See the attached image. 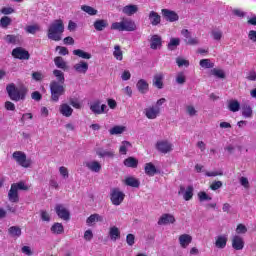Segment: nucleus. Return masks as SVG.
Listing matches in <instances>:
<instances>
[{
    "label": "nucleus",
    "instance_id": "obj_1",
    "mask_svg": "<svg viewBox=\"0 0 256 256\" xmlns=\"http://www.w3.org/2000/svg\"><path fill=\"white\" fill-rule=\"evenodd\" d=\"M65 32V24L63 20L56 19L52 21L47 29V37L51 41H61L63 39V33Z\"/></svg>",
    "mask_w": 256,
    "mask_h": 256
},
{
    "label": "nucleus",
    "instance_id": "obj_2",
    "mask_svg": "<svg viewBox=\"0 0 256 256\" xmlns=\"http://www.w3.org/2000/svg\"><path fill=\"white\" fill-rule=\"evenodd\" d=\"M6 91L12 101H24L28 92L25 86L17 87L14 83L8 84L6 86Z\"/></svg>",
    "mask_w": 256,
    "mask_h": 256
},
{
    "label": "nucleus",
    "instance_id": "obj_3",
    "mask_svg": "<svg viewBox=\"0 0 256 256\" xmlns=\"http://www.w3.org/2000/svg\"><path fill=\"white\" fill-rule=\"evenodd\" d=\"M50 93H51V100L54 103L59 101V97L65 95V84H61L57 82V80H53L50 82Z\"/></svg>",
    "mask_w": 256,
    "mask_h": 256
},
{
    "label": "nucleus",
    "instance_id": "obj_4",
    "mask_svg": "<svg viewBox=\"0 0 256 256\" xmlns=\"http://www.w3.org/2000/svg\"><path fill=\"white\" fill-rule=\"evenodd\" d=\"M111 29L114 31H137V24L129 19H124L121 22H114L111 25Z\"/></svg>",
    "mask_w": 256,
    "mask_h": 256
},
{
    "label": "nucleus",
    "instance_id": "obj_5",
    "mask_svg": "<svg viewBox=\"0 0 256 256\" xmlns=\"http://www.w3.org/2000/svg\"><path fill=\"white\" fill-rule=\"evenodd\" d=\"M12 159L16 161L17 165H20V167H23L24 169H29V167H31V159H27V154L23 151H15L12 154Z\"/></svg>",
    "mask_w": 256,
    "mask_h": 256
},
{
    "label": "nucleus",
    "instance_id": "obj_6",
    "mask_svg": "<svg viewBox=\"0 0 256 256\" xmlns=\"http://www.w3.org/2000/svg\"><path fill=\"white\" fill-rule=\"evenodd\" d=\"M110 201L116 207L125 201V193L119 188H112L110 191Z\"/></svg>",
    "mask_w": 256,
    "mask_h": 256
},
{
    "label": "nucleus",
    "instance_id": "obj_7",
    "mask_svg": "<svg viewBox=\"0 0 256 256\" xmlns=\"http://www.w3.org/2000/svg\"><path fill=\"white\" fill-rule=\"evenodd\" d=\"M90 111H92L94 115H103V113H107L109 109H107V105L101 104L100 100H95L90 103Z\"/></svg>",
    "mask_w": 256,
    "mask_h": 256
},
{
    "label": "nucleus",
    "instance_id": "obj_8",
    "mask_svg": "<svg viewBox=\"0 0 256 256\" xmlns=\"http://www.w3.org/2000/svg\"><path fill=\"white\" fill-rule=\"evenodd\" d=\"M55 212L59 219H62L63 221H69V219H71V212H69V209L63 204H56Z\"/></svg>",
    "mask_w": 256,
    "mask_h": 256
},
{
    "label": "nucleus",
    "instance_id": "obj_9",
    "mask_svg": "<svg viewBox=\"0 0 256 256\" xmlns=\"http://www.w3.org/2000/svg\"><path fill=\"white\" fill-rule=\"evenodd\" d=\"M155 147L157 151L164 154L171 153V151H173V144L169 142V140L157 141Z\"/></svg>",
    "mask_w": 256,
    "mask_h": 256
},
{
    "label": "nucleus",
    "instance_id": "obj_10",
    "mask_svg": "<svg viewBox=\"0 0 256 256\" xmlns=\"http://www.w3.org/2000/svg\"><path fill=\"white\" fill-rule=\"evenodd\" d=\"M194 191H195V189L191 185H189L187 187L180 186L179 191H178V195L183 197L184 201H191V199H193Z\"/></svg>",
    "mask_w": 256,
    "mask_h": 256
},
{
    "label": "nucleus",
    "instance_id": "obj_11",
    "mask_svg": "<svg viewBox=\"0 0 256 256\" xmlns=\"http://www.w3.org/2000/svg\"><path fill=\"white\" fill-rule=\"evenodd\" d=\"M143 113L147 119L154 120L161 115V108L149 106L144 109Z\"/></svg>",
    "mask_w": 256,
    "mask_h": 256
},
{
    "label": "nucleus",
    "instance_id": "obj_12",
    "mask_svg": "<svg viewBox=\"0 0 256 256\" xmlns=\"http://www.w3.org/2000/svg\"><path fill=\"white\" fill-rule=\"evenodd\" d=\"M73 69L75 73H78V75H86L87 71H89V63L85 60H81L74 64Z\"/></svg>",
    "mask_w": 256,
    "mask_h": 256
},
{
    "label": "nucleus",
    "instance_id": "obj_13",
    "mask_svg": "<svg viewBox=\"0 0 256 256\" xmlns=\"http://www.w3.org/2000/svg\"><path fill=\"white\" fill-rule=\"evenodd\" d=\"M227 241H229V237L226 234H221L215 237L214 245L217 249H225Z\"/></svg>",
    "mask_w": 256,
    "mask_h": 256
},
{
    "label": "nucleus",
    "instance_id": "obj_14",
    "mask_svg": "<svg viewBox=\"0 0 256 256\" xmlns=\"http://www.w3.org/2000/svg\"><path fill=\"white\" fill-rule=\"evenodd\" d=\"M178 242L182 249H187L189 245H191V243L193 242V236L189 234H181L178 237Z\"/></svg>",
    "mask_w": 256,
    "mask_h": 256
},
{
    "label": "nucleus",
    "instance_id": "obj_15",
    "mask_svg": "<svg viewBox=\"0 0 256 256\" xmlns=\"http://www.w3.org/2000/svg\"><path fill=\"white\" fill-rule=\"evenodd\" d=\"M84 166H86L89 171H92V173H100L102 169L101 163L97 160L86 161L84 162Z\"/></svg>",
    "mask_w": 256,
    "mask_h": 256
},
{
    "label": "nucleus",
    "instance_id": "obj_16",
    "mask_svg": "<svg viewBox=\"0 0 256 256\" xmlns=\"http://www.w3.org/2000/svg\"><path fill=\"white\" fill-rule=\"evenodd\" d=\"M175 216L173 214H162L158 220V225H173L175 223Z\"/></svg>",
    "mask_w": 256,
    "mask_h": 256
},
{
    "label": "nucleus",
    "instance_id": "obj_17",
    "mask_svg": "<svg viewBox=\"0 0 256 256\" xmlns=\"http://www.w3.org/2000/svg\"><path fill=\"white\" fill-rule=\"evenodd\" d=\"M12 56H14L15 59H21V60H27L30 57L29 52L21 47L15 48L12 51Z\"/></svg>",
    "mask_w": 256,
    "mask_h": 256
},
{
    "label": "nucleus",
    "instance_id": "obj_18",
    "mask_svg": "<svg viewBox=\"0 0 256 256\" xmlns=\"http://www.w3.org/2000/svg\"><path fill=\"white\" fill-rule=\"evenodd\" d=\"M232 247L235 249V251H242V249L245 247V241L243 240V237L239 235L233 236Z\"/></svg>",
    "mask_w": 256,
    "mask_h": 256
},
{
    "label": "nucleus",
    "instance_id": "obj_19",
    "mask_svg": "<svg viewBox=\"0 0 256 256\" xmlns=\"http://www.w3.org/2000/svg\"><path fill=\"white\" fill-rule=\"evenodd\" d=\"M122 183L127 187H134L136 189L141 185V181L134 176H126L125 179L122 180Z\"/></svg>",
    "mask_w": 256,
    "mask_h": 256
},
{
    "label": "nucleus",
    "instance_id": "obj_20",
    "mask_svg": "<svg viewBox=\"0 0 256 256\" xmlns=\"http://www.w3.org/2000/svg\"><path fill=\"white\" fill-rule=\"evenodd\" d=\"M96 154L98 155V157H100L101 159H113V157H115V150L113 149H103V148H99L96 151Z\"/></svg>",
    "mask_w": 256,
    "mask_h": 256
},
{
    "label": "nucleus",
    "instance_id": "obj_21",
    "mask_svg": "<svg viewBox=\"0 0 256 256\" xmlns=\"http://www.w3.org/2000/svg\"><path fill=\"white\" fill-rule=\"evenodd\" d=\"M95 223H103V216H101L98 213H94V214H91L86 219V225H88V227H93Z\"/></svg>",
    "mask_w": 256,
    "mask_h": 256
},
{
    "label": "nucleus",
    "instance_id": "obj_22",
    "mask_svg": "<svg viewBox=\"0 0 256 256\" xmlns=\"http://www.w3.org/2000/svg\"><path fill=\"white\" fill-rule=\"evenodd\" d=\"M108 235L112 241H119L121 239V230L117 226H111Z\"/></svg>",
    "mask_w": 256,
    "mask_h": 256
},
{
    "label": "nucleus",
    "instance_id": "obj_23",
    "mask_svg": "<svg viewBox=\"0 0 256 256\" xmlns=\"http://www.w3.org/2000/svg\"><path fill=\"white\" fill-rule=\"evenodd\" d=\"M227 108L231 113H237L241 111V102L237 99H231L228 101Z\"/></svg>",
    "mask_w": 256,
    "mask_h": 256
},
{
    "label": "nucleus",
    "instance_id": "obj_24",
    "mask_svg": "<svg viewBox=\"0 0 256 256\" xmlns=\"http://www.w3.org/2000/svg\"><path fill=\"white\" fill-rule=\"evenodd\" d=\"M8 199L11 203H19V191L15 188V186L11 185L8 192Z\"/></svg>",
    "mask_w": 256,
    "mask_h": 256
},
{
    "label": "nucleus",
    "instance_id": "obj_25",
    "mask_svg": "<svg viewBox=\"0 0 256 256\" xmlns=\"http://www.w3.org/2000/svg\"><path fill=\"white\" fill-rule=\"evenodd\" d=\"M163 79H165V74L159 72L154 75L153 86L157 87V89H163Z\"/></svg>",
    "mask_w": 256,
    "mask_h": 256
},
{
    "label": "nucleus",
    "instance_id": "obj_26",
    "mask_svg": "<svg viewBox=\"0 0 256 256\" xmlns=\"http://www.w3.org/2000/svg\"><path fill=\"white\" fill-rule=\"evenodd\" d=\"M59 111L63 117H71L73 115V108H71L67 103L61 104Z\"/></svg>",
    "mask_w": 256,
    "mask_h": 256
},
{
    "label": "nucleus",
    "instance_id": "obj_27",
    "mask_svg": "<svg viewBox=\"0 0 256 256\" xmlns=\"http://www.w3.org/2000/svg\"><path fill=\"white\" fill-rule=\"evenodd\" d=\"M136 87L139 93H142V95H145V93L149 91V83H147L145 79H140L137 82Z\"/></svg>",
    "mask_w": 256,
    "mask_h": 256
},
{
    "label": "nucleus",
    "instance_id": "obj_28",
    "mask_svg": "<svg viewBox=\"0 0 256 256\" xmlns=\"http://www.w3.org/2000/svg\"><path fill=\"white\" fill-rule=\"evenodd\" d=\"M50 231L53 235H63L65 228L62 223L56 222L51 226Z\"/></svg>",
    "mask_w": 256,
    "mask_h": 256
},
{
    "label": "nucleus",
    "instance_id": "obj_29",
    "mask_svg": "<svg viewBox=\"0 0 256 256\" xmlns=\"http://www.w3.org/2000/svg\"><path fill=\"white\" fill-rule=\"evenodd\" d=\"M162 40L161 36L159 35H153L150 39V47L151 49H161Z\"/></svg>",
    "mask_w": 256,
    "mask_h": 256
},
{
    "label": "nucleus",
    "instance_id": "obj_30",
    "mask_svg": "<svg viewBox=\"0 0 256 256\" xmlns=\"http://www.w3.org/2000/svg\"><path fill=\"white\" fill-rule=\"evenodd\" d=\"M162 14L167 19V21H177L179 19V16L174 11H170L168 9H163Z\"/></svg>",
    "mask_w": 256,
    "mask_h": 256
},
{
    "label": "nucleus",
    "instance_id": "obj_31",
    "mask_svg": "<svg viewBox=\"0 0 256 256\" xmlns=\"http://www.w3.org/2000/svg\"><path fill=\"white\" fill-rule=\"evenodd\" d=\"M144 171L148 177H155L157 173V168L153 165V163L148 162L144 166Z\"/></svg>",
    "mask_w": 256,
    "mask_h": 256
},
{
    "label": "nucleus",
    "instance_id": "obj_32",
    "mask_svg": "<svg viewBox=\"0 0 256 256\" xmlns=\"http://www.w3.org/2000/svg\"><path fill=\"white\" fill-rule=\"evenodd\" d=\"M242 117L245 119H251L253 117V108L249 104H243Z\"/></svg>",
    "mask_w": 256,
    "mask_h": 256
},
{
    "label": "nucleus",
    "instance_id": "obj_33",
    "mask_svg": "<svg viewBox=\"0 0 256 256\" xmlns=\"http://www.w3.org/2000/svg\"><path fill=\"white\" fill-rule=\"evenodd\" d=\"M127 131V127L123 125H116L109 129L110 135H123Z\"/></svg>",
    "mask_w": 256,
    "mask_h": 256
},
{
    "label": "nucleus",
    "instance_id": "obj_34",
    "mask_svg": "<svg viewBox=\"0 0 256 256\" xmlns=\"http://www.w3.org/2000/svg\"><path fill=\"white\" fill-rule=\"evenodd\" d=\"M148 19H149L151 25H153V26H157V25H159V23H161V16H159V14L155 11H151L149 13Z\"/></svg>",
    "mask_w": 256,
    "mask_h": 256
},
{
    "label": "nucleus",
    "instance_id": "obj_35",
    "mask_svg": "<svg viewBox=\"0 0 256 256\" xmlns=\"http://www.w3.org/2000/svg\"><path fill=\"white\" fill-rule=\"evenodd\" d=\"M123 164L125 165V167L137 169V165H139V160H137L135 157H128L124 160Z\"/></svg>",
    "mask_w": 256,
    "mask_h": 256
},
{
    "label": "nucleus",
    "instance_id": "obj_36",
    "mask_svg": "<svg viewBox=\"0 0 256 256\" xmlns=\"http://www.w3.org/2000/svg\"><path fill=\"white\" fill-rule=\"evenodd\" d=\"M122 11L125 15L131 16L135 15V13L139 11V7H137V5H127L123 8Z\"/></svg>",
    "mask_w": 256,
    "mask_h": 256
},
{
    "label": "nucleus",
    "instance_id": "obj_37",
    "mask_svg": "<svg viewBox=\"0 0 256 256\" xmlns=\"http://www.w3.org/2000/svg\"><path fill=\"white\" fill-rule=\"evenodd\" d=\"M8 233L10 237L19 238L21 237V227L19 226H11L8 229Z\"/></svg>",
    "mask_w": 256,
    "mask_h": 256
},
{
    "label": "nucleus",
    "instance_id": "obj_38",
    "mask_svg": "<svg viewBox=\"0 0 256 256\" xmlns=\"http://www.w3.org/2000/svg\"><path fill=\"white\" fill-rule=\"evenodd\" d=\"M179 45H181V39L171 38L167 47H168L169 51H175V49H177V47H179Z\"/></svg>",
    "mask_w": 256,
    "mask_h": 256
},
{
    "label": "nucleus",
    "instance_id": "obj_39",
    "mask_svg": "<svg viewBox=\"0 0 256 256\" xmlns=\"http://www.w3.org/2000/svg\"><path fill=\"white\" fill-rule=\"evenodd\" d=\"M73 55H76V57H80V59H91V53L85 52L82 49H76L73 50Z\"/></svg>",
    "mask_w": 256,
    "mask_h": 256
},
{
    "label": "nucleus",
    "instance_id": "obj_40",
    "mask_svg": "<svg viewBox=\"0 0 256 256\" xmlns=\"http://www.w3.org/2000/svg\"><path fill=\"white\" fill-rule=\"evenodd\" d=\"M113 56L117 61H123V50H121V46H114Z\"/></svg>",
    "mask_w": 256,
    "mask_h": 256
},
{
    "label": "nucleus",
    "instance_id": "obj_41",
    "mask_svg": "<svg viewBox=\"0 0 256 256\" xmlns=\"http://www.w3.org/2000/svg\"><path fill=\"white\" fill-rule=\"evenodd\" d=\"M54 63L56 65V67H58V69H63L65 71V69H67V62H65V60L63 59V57H56L54 59Z\"/></svg>",
    "mask_w": 256,
    "mask_h": 256
},
{
    "label": "nucleus",
    "instance_id": "obj_42",
    "mask_svg": "<svg viewBox=\"0 0 256 256\" xmlns=\"http://www.w3.org/2000/svg\"><path fill=\"white\" fill-rule=\"evenodd\" d=\"M53 75L57 80V83L65 84V74L61 70H54Z\"/></svg>",
    "mask_w": 256,
    "mask_h": 256
},
{
    "label": "nucleus",
    "instance_id": "obj_43",
    "mask_svg": "<svg viewBox=\"0 0 256 256\" xmlns=\"http://www.w3.org/2000/svg\"><path fill=\"white\" fill-rule=\"evenodd\" d=\"M108 25L109 23H107L105 20H97L94 22V29H96V31H103V29L108 27Z\"/></svg>",
    "mask_w": 256,
    "mask_h": 256
},
{
    "label": "nucleus",
    "instance_id": "obj_44",
    "mask_svg": "<svg viewBox=\"0 0 256 256\" xmlns=\"http://www.w3.org/2000/svg\"><path fill=\"white\" fill-rule=\"evenodd\" d=\"M131 147V143L129 141H122L119 147L120 155H127V150Z\"/></svg>",
    "mask_w": 256,
    "mask_h": 256
},
{
    "label": "nucleus",
    "instance_id": "obj_45",
    "mask_svg": "<svg viewBox=\"0 0 256 256\" xmlns=\"http://www.w3.org/2000/svg\"><path fill=\"white\" fill-rule=\"evenodd\" d=\"M175 79L178 85H185V82L187 81V76L185 75V72H178Z\"/></svg>",
    "mask_w": 256,
    "mask_h": 256
},
{
    "label": "nucleus",
    "instance_id": "obj_46",
    "mask_svg": "<svg viewBox=\"0 0 256 256\" xmlns=\"http://www.w3.org/2000/svg\"><path fill=\"white\" fill-rule=\"evenodd\" d=\"M26 33H30L31 35H35V33L41 31V27L37 24L29 25L25 27Z\"/></svg>",
    "mask_w": 256,
    "mask_h": 256
},
{
    "label": "nucleus",
    "instance_id": "obj_47",
    "mask_svg": "<svg viewBox=\"0 0 256 256\" xmlns=\"http://www.w3.org/2000/svg\"><path fill=\"white\" fill-rule=\"evenodd\" d=\"M200 67H202L203 69H213L215 67V64L209 59H202L200 60Z\"/></svg>",
    "mask_w": 256,
    "mask_h": 256
},
{
    "label": "nucleus",
    "instance_id": "obj_48",
    "mask_svg": "<svg viewBox=\"0 0 256 256\" xmlns=\"http://www.w3.org/2000/svg\"><path fill=\"white\" fill-rule=\"evenodd\" d=\"M198 199H199L200 203H203V201H211L213 199V197H211L205 191H200V192H198Z\"/></svg>",
    "mask_w": 256,
    "mask_h": 256
},
{
    "label": "nucleus",
    "instance_id": "obj_49",
    "mask_svg": "<svg viewBox=\"0 0 256 256\" xmlns=\"http://www.w3.org/2000/svg\"><path fill=\"white\" fill-rule=\"evenodd\" d=\"M211 73L214 77H218V79H225V72L221 69L214 68L211 70Z\"/></svg>",
    "mask_w": 256,
    "mask_h": 256
},
{
    "label": "nucleus",
    "instance_id": "obj_50",
    "mask_svg": "<svg viewBox=\"0 0 256 256\" xmlns=\"http://www.w3.org/2000/svg\"><path fill=\"white\" fill-rule=\"evenodd\" d=\"M211 35L214 41H221L223 39V31L221 30H212Z\"/></svg>",
    "mask_w": 256,
    "mask_h": 256
},
{
    "label": "nucleus",
    "instance_id": "obj_51",
    "mask_svg": "<svg viewBox=\"0 0 256 256\" xmlns=\"http://www.w3.org/2000/svg\"><path fill=\"white\" fill-rule=\"evenodd\" d=\"M186 113L189 115V117H195L197 115V109L193 105H187Z\"/></svg>",
    "mask_w": 256,
    "mask_h": 256
},
{
    "label": "nucleus",
    "instance_id": "obj_52",
    "mask_svg": "<svg viewBox=\"0 0 256 256\" xmlns=\"http://www.w3.org/2000/svg\"><path fill=\"white\" fill-rule=\"evenodd\" d=\"M12 187L16 188L17 191H27L29 189V186H26L24 182L14 183Z\"/></svg>",
    "mask_w": 256,
    "mask_h": 256
},
{
    "label": "nucleus",
    "instance_id": "obj_53",
    "mask_svg": "<svg viewBox=\"0 0 256 256\" xmlns=\"http://www.w3.org/2000/svg\"><path fill=\"white\" fill-rule=\"evenodd\" d=\"M82 11H85V13H88V15H97V10H95L93 7L91 6H82L81 7Z\"/></svg>",
    "mask_w": 256,
    "mask_h": 256
},
{
    "label": "nucleus",
    "instance_id": "obj_54",
    "mask_svg": "<svg viewBox=\"0 0 256 256\" xmlns=\"http://www.w3.org/2000/svg\"><path fill=\"white\" fill-rule=\"evenodd\" d=\"M59 173L64 179H69V169L65 166L59 167Z\"/></svg>",
    "mask_w": 256,
    "mask_h": 256
},
{
    "label": "nucleus",
    "instance_id": "obj_55",
    "mask_svg": "<svg viewBox=\"0 0 256 256\" xmlns=\"http://www.w3.org/2000/svg\"><path fill=\"white\" fill-rule=\"evenodd\" d=\"M236 233L238 235H245V233H247V226H245L244 224H238L236 228Z\"/></svg>",
    "mask_w": 256,
    "mask_h": 256
},
{
    "label": "nucleus",
    "instance_id": "obj_56",
    "mask_svg": "<svg viewBox=\"0 0 256 256\" xmlns=\"http://www.w3.org/2000/svg\"><path fill=\"white\" fill-rule=\"evenodd\" d=\"M40 217L42 219V221H46L47 223H49V221H51V214H49V212L42 210L40 212Z\"/></svg>",
    "mask_w": 256,
    "mask_h": 256
},
{
    "label": "nucleus",
    "instance_id": "obj_57",
    "mask_svg": "<svg viewBox=\"0 0 256 256\" xmlns=\"http://www.w3.org/2000/svg\"><path fill=\"white\" fill-rule=\"evenodd\" d=\"M176 63L178 67H189V62L188 60H185L184 58L178 57L176 59Z\"/></svg>",
    "mask_w": 256,
    "mask_h": 256
},
{
    "label": "nucleus",
    "instance_id": "obj_58",
    "mask_svg": "<svg viewBox=\"0 0 256 256\" xmlns=\"http://www.w3.org/2000/svg\"><path fill=\"white\" fill-rule=\"evenodd\" d=\"M0 25L1 27H9V25H11V18L4 16L1 18L0 20Z\"/></svg>",
    "mask_w": 256,
    "mask_h": 256
},
{
    "label": "nucleus",
    "instance_id": "obj_59",
    "mask_svg": "<svg viewBox=\"0 0 256 256\" xmlns=\"http://www.w3.org/2000/svg\"><path fill=\"white\" fill-rule=\"evenodd\" d=\"M222 187H223V182H221V181H214L210 185V189L212 191H217L218 189H221Z\"/></svg>",
    "mask_w": 256,
    "mask_h": 256
},
{
    "label": "nucleus",
    "instance_id": "obj_60",
    "mask_svg": "<svg viewBox=\"0 0 256 256\" xmlns=\"http://www.w3.org/2000/svg\"><path fill=\"white\" fill-rule=\"evenodd\" d=\"M126 243L129 245V247H133L135 245V235L128 234L126 236Z\"/></svg>",
    "mask_w": 256,
    "mask_h": 256
},
{
    "label": "nucleus",
    "instance_id": "obj_61",
    "mask_svg": "<svg viewBox=\"0 0 256 256\" xmlns=\"http://www.w3.org/2000/svg\"><path fill=\"white\" fill-rule=\"evenodd\" d=\"M205 175L206 177H218L223 175V171H206Z\"/></svg>",
    "mask_w": 256,
    "mask_h": 256
},
{
    "label": "nucleus",
    "instance_id": "obj_62",
    "mask_svg": "<svg viewBox=\"0 0 256 256\" xmlns=\"http://www.w3.org/2000/svg\"><path fill=\"white\" fill-rule=\"evenodd\" d=\"M240 181V185H242V187H244V189H249V187H251V185L249 184V179H247V177H240L239 179Z\"/></svg>",
    "mask_w": 256,
    "mask_h": 256
},
{
    "label": "nucleus",
    "instance_id": "obj_63",
    "mask_svg": "<svg viewBox=\"0 0 256 256\" xmlns=\"http://www.w3.org/2000/svg\"><path fill=\"white\" fill-rule=\"evenodd\" d=\"M186 45H199V38L197 37H189L188 40H185Z\"/></svg>",
    "mask_w": 256,
    "mask_h": 256
},
{
    "label": "nucleus",
    "instance_id": "obj_64",
    "mask_svg": "<svg viewBox=\"0 0 256 256\" xmlns=\"http://www.w3.org/2000/svg\"><path fill=\"white\" fill-rule=\"evenodd\" d=\"M4 40L6 41V43H17V36H15V35H6L4 37Z\"/></svg>",
    "mask_w": 256,
    "mask_h": 256
}]
</instances>
